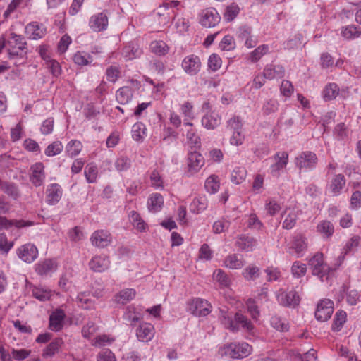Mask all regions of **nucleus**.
<instances>
[{
    "label": "nucleus",
    "mask_w": 361,
    "mask_h": 361,
    "mask_svg": "<svg viewBox=\"0 0 361 361\" xmlns=\"http://www.w3.org/2000/svg\"><path fill=\"white\" fill-rule=\"evenodd\" d=\"M309 265L312 275L317 276L322 282L328 281L330 274L335 270L324 262V255L322 252H317L311 257Z\"/></svg>",
    "instance_id": "obj_1"
},
{
    "label": "nucleus",
    "mask_w": 361,
    "mask_h": 361,
    "mask_svg": "<svg viewBox=\"0 0 361 361\" xmlns=\"http://www.w3.org/2000/svg\"><path fill=\"white\" fill-rule=\"evenodd\" d=\"M252 348L247 343H231L221 347L219 354L221 357L242 359L251 354Z\"/></svg>",
    "instance_id": "obj_2"
},
{
    "label": "nucleus",
    "mask_w": 361,
    "mask_h": 361,
    "mask_svg": "<svg viewBox=\"0 0 361 361\" xmlns=\"http://www.w3.org/2000/svg\"><path fill=\"white\" fill-rule=\"evenodd\" d=\"M317 154L311 151L302 152L295 159L296 167L300 171H305L314 169L317 166Z\"/></svg>",
    "instance_id": "obj_3"
},
{
    "label": "nucleus",
    "mask_w": 361,
    "mask_h": 361,
    "mask_svg": "<svg viewBox=\"0 0 361 361\" xmlns=\"http://www.w3.org/2000/svg\"><path fill=\"white\" fill-rule=\"evenodd\" d=\"M200 24L204 27H214L221 20V16L214 8H207L200 11L198 16Z\"/></svg>",
    "instance_id": "obj_4"
},
{
    "label": "nucleus",
    "mask_w": 361,
    "mask_h": 361,
    "mask_svg": "<svg viewBox=\"0 0 361 361\" xmlns=\"http://www.w3.org/2000/svg\"><path fill=\"white\" fill-rule=\"evenodd\" d=\"M276 297L278 302L286 307L295 308L300 302L298 293L293 290L289 292L279 290L276 292Z\"/></svg>",
    "instance_id": "obj_5"
},
{
    "label": "nucleus",
    "mask_w": 361,
    "mask_h": 361,
    "mask_svg": "<svg viewBox=\"0 0 361 361\" xmlns=\"http://www.w3.org/2000/svg\"><path fill=\"white\" fill-rule=\"evenodd\" d=\"M333 312L334 302L329 299H323L318 302L314 315L317 320L324 322L330 319Z\"/></svg>",
    "instance_id": "obj_6"
},
{
    "label": "nucleus",
    "mask_w": 361,
    "mask_h": 361,
    "mask_svg": "<svg viewBox=\"0 0 361 361\" xmlns=\"http://www.w3.org/2000/svg\"><path fill=\"white\" fill-rule=\"evenodd\" d=\"M201 61L195 54H190L184 57L181 62V67L184 72L190 75H196L201 70Z\"/></svg>",
    "instance_id": "obj_7"
},
{
    "label": "nucleus",
    "mask_w": 361,
    "mask_h": 361,
    "mask_svg": "<svg viewBox=\"0 0 361 361\" xmlns=\"http://www.w3.org/2000/svg\"><path fill=\"white\" fill-rule=\"evenodd\" d=\"M11 36L8 40V51L10 59H20L23 54V41L22 37L19 35L14 33L11 34Z\"/></svg>",
    "instance_id": "obj_8"
},
{
    "label": "nucleus",
    "mask_w": 361,
    "mask_h": 361,
    "mask_svg": "<svg viewBox=\"0 0 361 361\" xmlns=\"http://www.w3.org/2000/svg\"><path fill=\"white\" fill-rule=\"evenodd\" d=\"M90 241L92 245L99 248H104L111 243L112 236L107 230H97L92 234Z\"/></svg>",
    "instance_id": "obj_9"
},
{
    "label": "nucleus",
    "mask_w": 361,
    "mask_h": 361,
    "mask_svg": "<svg viewBox=\"0 0 361 361\" xmlns=\"http://www.w3.org/2000/svg\"><path fill=\"white\" fill-rule=\"evenodd\" d=\"M190 310L195 316H207L211 312L212 305L206 300L195 298L190 305Z\"/></svg>",
    "instance_id": "obj_10"
},
{
    "label": "nucleus",
    "mask_w": 361,
    "mask_h": 361,
    "mask_svg": "<svg viewBox=\"0 0 361 361\" xmlns=\"http://www.w3.org/2000/svg\"><path fill=\"white\" fill-rule=\"evenodd\" d=\"M63 190L58 183H51L47 187L45 191L46 202L49 205L56 204L61 199Z\"/></svg>",
    "instance_id": "obj_11"
},
{
    "label": "nucleus",
    "mask_w": 361,
    "mask_h": 361,
    "mask_svg": "<svg viewBox=\"0 0 361 361\" xmlns=\"http://www.w3.org/2000/svg\"><path fill=\"white\" fill-rule=\"evenodd\" d=\"M307 247V238L302 234H297L293 237L291 245L288 248V252L290 255H296L297 257H300L302 256Z\"/></svg>",
    "instance_id": "obj_12"
},
{
    "label": "nucleus",
    "mask_w": 361,
    "mask_h": 361,
    "mask_svg": "<svg viewBox=\"0 0 361 361\" xmlns=\"http://www.w3.org/2000/svg\"><path fill=\"white\" fill-rule=\"evenodd\" d=\"M44 166L42 162H37L30 168V180L35 186H41L44 180Z\"/></svg>",
    "instance_id": "obj_13"
},
{
    "label": "nucleus",
    "mask_w": 361,
    "mask_h": 361,
    "mask_svg": "<svg viewBox=\"0 0 361 361\" xmlns=\"http://www.w3.org/2000/svg\"><path fill=\"white\" fill-rule=\"evenodd\" d=\"M89 26L94 32H101L108 27V17L104 13H99L92 16L89 20Z\"/></svg>",
    "instance_id": "obj_14"
},
{
    "label": "nucleus",
    "mask_w": 361,
    "mask_h": 361,
    "mask_svg": "<svg viewBox=\"0 0 361 361\" xmlns=\"http://www.w3.org/2000/svg\"><path fill=\"white\" fill-rule=\"evenodd\" d=\"M274 164L271 166V173L278 177L280 171L286 167L288 161V154L286 152H278L274 157Z\"/></svg>",
    "instance_id": "obj_15"
},
{
    "label": "nucleus",
    "mask_w": 361,
    "mask_h": 361,
    "mask_svg": "<svg viewBox=\"0 0 361 361\" xmlns=\"http://www.w3.org/2000/svg\"><path fill=\"white\" fill-rule=\"evenodd\" d=\"M110 259L104 255L94 256L89 262L90 269L95 272H104L109 269Z\"/></svg>",
    "instance_id": "obj_16"
},
{
    "label": "nucleus",
    "mask_w": 361,
    "mask_h": 361,
    "mask_svg": "<svg viewBox=\"0 0 361 361\" xmlns=\"http://www.w3.org/2000/svg\"><path fill=\"white\" fill-rule=\"evenodd\" d=\"M346 180L343 174H336L328 185L329 192L334 197L339 196L345 186Z\"/></svg>",
    "instance_id": "obj_17"
},
{
    "label": "nucleus",
    "mask_w": 361,
    "mask_h": 361,
    "mask_svg": "<svg viewBox=\"0 0 361 361\" xmlns=\"http://www.w3.org/2000/svg\"><path fill=\"white\" fill-rule=\"evenodd\" d=\"M179 4L180 1H171L169 2H164L162 5H160L157 8V13L159 16L162 17L161 23L166 24L173 18L171 16V13H174L172 8L177 7Z\"/></svg>",
    "instance_id": "obj_18"
},
{
    "label": "nucleus",
    "mask_w": 361,
    "mask_h": 361,
    "mask_svg": "<svg viewBox=\"0 0 361 361\" xmlns=\"http://www.w3.org/2000/svg\"><path fill=\"white\" fill-rule=\"evenodd\" d=\"M154 335V328L150 323H142L136 330V336L140 341L148 342Z\"/></svg>",
    "instance_id": "obj_19"
},
{
    "label": "nucleus",
    "mask_w": 361,
    "mask_h": 361,
    "mask_svg": "<svg viewBox=\"0 0 361 361\" xmlns=\"http://www.w3.org/2000/svg\"><path fill=\"white\" fill-rule=\"evenodd\" d=\"M58 269V264L54 259H45L36 264L35 271L41 276H46L55 272Z\"/></svg>",
    "instance_id": "obj_20"
},
{
    "label": "nucleus",
    "mask_w": 361,
    "mask_h": 361,
    "mask_svg": "<svg viewBox=\"0 0 361 361\" xmlns=\"http://www.w3.org/2000/svg\"><path fill=\"white\" fill-rule=\"evenodd\" d=\"M25 32L29 39H39L44 36L46 29L43 25L33 22L25 27Z\"/></svg>",
    "instance_id": "obj_21"
},
{
    "label": "nucleus",
    "mask_w": 361,
    "mask_h": 361,
    "mask_svg": "<svg viewBox=\"0 0 361 361\" xmlns=\"http://www.w3.org/2000/svg\"><path fill=\"white\" fill-rule=\"evenodd\" d=\"M204 165V158L197 151L188 154V169L192 173L198 172Z\"/></svg>",
    "instance_id": "obj_22"
},
{
    "label": "nucleus",
    "mask_w": 361,
    "mask_h": 361,
    "mask_svg": "<svg viewBox=\"0 0 361 361\" xmlns=\"http://www.w3.org/2000/svg\"><path fill=\"white\" fill-rule=\"evenodd\" d=\"M235 245L243 251L251 252L257 245V240L251 236L240 235L237 237Z\"/></svg>",
    "instance_id": "obj_23"
},
{
    "label": "nucleus",
    "mask_w": 361,
    "mask_h": 361,
    "mask_svg": "<svg viewBox=\"0 0 361 361\" xmlns=\"http://www.w3.org/2000/svg\"><path fill=\"white\" fill-rule=\"evenodd\" d=\"M221 123V116L214 111L206 114L202 118V126L208 130H214L220 126Z\"/></svg>",
    "instance_id": "obj_24"
},
{
    "label": "nucleus",
    "mask_w": 361,
    "mask_h": 361,
    "mask_svg": "<svg viewBox=\"0 0 361 361\" xmlns=\"http://www.w3.org/2000/svg\"><path fill=\"white\" fill-rule=\"evenodd\" d=\"M264 74L268 80L281 78L285 75V69L281 65L271 63L265 66Z\"/></svg>",
    "instance_id": "obj_25"
},
{
    "label": "nucleus",
    "mask_w": 361,
    "mask_h": 361,
    "mask_svg": "<svg viewBox=\"0 0 361 361\" xmlns=\"http://www.w3.org/2000/svg\"><path fill=\"white\" fill-rule=\"evenodd\" d=\"M142 54V49L137 43L133 42L126 44L122 50V55L126 60L139 58Z\"/></svg>",
    "instance_id": "obj_26"
},
{
    "label": "nucleus",
    "mask_w": 361,
    "mask_h": 361,
    "mask_svg": "<svg viewBox=\"0 0 361 361\" xmlns=\"http://www.w3.org/2000/svg\"><path fill=\"white\" fill-rule=\"evenodd\" d=\"M219 319L225 328L232 331H238V326L235 324L232 312H229L227 308L219 309Z\"/></svg>",
    "instance_id": "obj_27"
},
{
    "label": "nucleus",
    "mask_w": 361,
    "mask_h": 361,
    "mask_svg": "<svg viewBox=\"0 0 361 361\" xmlns=\"http://www.w3.org/2000/svg\"><path fill=\"white\" fill-rule=\"evenodd\" d=\"M65 313L62 310H56L51 313L49 317V328L54 331H59L63 326Z\"/></svg>",
    "instance_id": "obj_28"
},
{
    "label": "nucleus",
    "mask_w": 361,
    "mask_h": 361,
    "mask_svg": "<svg viewBox=\"0 0 361 361\" xmlns=\"http://www.w3.org/2000/svg\"><path fill=\"white\" fill-rule=\"evenodd\" d=\"M184 126L188 128L185 135L188 142L195 148H200L201 146V140L193 124L190 122H185L184 123Z\"/></svg>",
    "instance_id": "obj_29"
},
{
    "label": "nucleus",
    "mask_w": 361,
    "mask_h": 361,
    "mask_svg": "<svg viewBox=\"0 0 361 361\" xmlns=\"http://www.w3.org/2000/svg\"><path fill=\"white\" fill-rule=\"evenodd\" d=\"M26 289L28 292H31L32 295L40 301L48 300L51 296V290L43 287H36L31 284H26Z\"/></svg>",
    "instance_id": "obj_30"
},
{
    "label": "nucleus",
    "mask_w": 361,
    "mask_h": 361,
    "mask_svg": "<svg viewBox=\"0 0 361 361\" xmlns=\"http://www.w3.org/2000/svg\"><path fill=\"white\" fill-rule=\"evenodd\" d=\"M245 264L243 256L237 254L228 255L224 261V265L231 269H240L244 267Z\"/></svg>",
    "instance_id": "obj_31"
},
{
    "label": "nucleus",
    "mask_w": 361,
    "mask_h": 361,
    "mask_svg": "<svg viewBox=\"0 0 361 361\" xmlns=\"http://www.w3.org/2000/svg\"><path fill=\"white\" fill-rule=\"evenodd\" d=\"M136 291L133 288H126L115 295L114 300L116 304L125 305L135 298Z\"/></svg>",
    "instance_id": "obj_32"
},
{
    "label": "nucleus",
    "mask_w": 361,
    "mask_h": 361,
    "mask_svg": "<svg viewBox=\"0 0 361 361\" xmlns=\"http://www.w3.org/2000/svg\"><path fill=\"white\" fill-rule=\"evenodd\" d=\"M133 91L129 86H123L119 88L116 93L117 102L121 104H128L133 98Z\"/></svg>",
    "instance_id": "obj_33"
},
{
    "label": "nucleus",
    "mask_w": 361,
    "mask_h": 361,
    "mask_svg": "<svg viewBox=\"0 0 361 361\" xmlns=\"http://www.w3.org/2000/svg\"><path fill=\"white\" fill-rule=\"evenodd\" d=\"M164 205L163 196L159 193L152 194L147 200L148 209L152 212H157L161 210Z\"/></svg>",
    "instance_id": "obj_34"
},
{
    "label": "nucleus",
    "mask_w": 361,
    "mask_h": 361,
    "mask_svg": "<svg viewBox=\"0 0 361 361\" xmlns=\"http://www.w3.org/2000/svg\"><path fill=\"white\" fill-rule=\"evenodd\" d=\"M207 207V200L205 196H197L193 198L189 206V209L192 213L200 214Z\"/></svg>",
    "instance_id": "obj_35"
},
{
    "label": "nucleus",
    "mask_w": 361,
    "mask_h": 361,
    "mask_svg": "<svg viewBox=\"0 0 361 361\" xmlns=\"http://www.w3.org/2000/svg\"><path fill=\"white\" fill-rule=\"evenodd\" d=\"M317 231L322 235L323 238L328 239L333 235L334 227L329 221L323 220L317 224Z\"/></svg>",
    "instance_id": "obj_36"
},
{
    "label": "nucleus",
    "mask_w": 361,
    "mask_h": 361,
    "mask_svg": "<svg viewBox=\"0 0 361 361\" xmlns=\"http://www.w3.org/2000/svg\"><path fill=\"white\" fill-rule=\"evenodd\" d=\"M299 215V210L290 209L289 212L285 216L284 220L282 223V228L286 230L292 229L297 221Z\"/></svg>",
    "instance_id": "obj_37"
},
{
    "label": "nucleus",
    "mask_w": 361,
    "mask_h": 361,
    "mask_svg": "<svg viewBox=\"0 0 361 361\" xmlns=\"http://www.w3.org/2000/svg\"><path fill=\"white\" fill-rule=\"evenodd\" d=\"M247 176V170L243 166H235L231 176V180L233 183L239 185L245 181Z\"/></svg>",
    "instance_id": "obj_38"
},
{
    "label": "nucleus",
    "mask_w": 361,
    "mask_h": 361,
    "mask_svg": "<svg viewBox=\"0 0 361 361\" xmlns=\"http://www.w3.org/2000/svg\"><path fill=\"white\" fill-rule=\"evenodd\" d=\"M129 219L134 228L140 231H145L147 225L135 211H131L129 214Z\"/></svg>",
    "instance_id": "obj_39"
},
{
    "label": "nucleus",
    "mask_w": 361,
    "mask_h": 361,
    "mask_svg": "<svg viewBox=\"0 0 361 361\" xmlns=\"http://www.w3.org/2000/svg\"><path fill=\"white\" fill-rule=\"evenodd\" d=\"M82 149V145L80 141L71 140L66 146V153L70 157H74L78 155Z\"/></svg>",
    "instance_id": "obj_40"
},
{
    "label": "nucleus",
    "mask_w": 361,
    "mask_h": 361,
    "mask_svg": "<svg viewBox=\"0 0 361 361\" xmlns=\"http://www.w3.org/2000/svg\"><path fill=\"white\" fill-rule=\"evenodd\" d=\"M38 256V250L37 247L31 243L24 245V262L31 263L35 261Z\"/></svg>",
    "instance_id": "obj_41"
},
{
    "label": "nucleus",
    "mask_w": 361,
    "mask_h": 361,
    "mask_svg": "<svg viewBox=\"0 0 361 361\" xmlns=\"http://www.w3.org/2000/svg\"><path fill=\"white\" fill-rule=\"evenodd\" d=\"M204 188L210 194L216 193L220 188L219 177L216 175L209 176L205 180Z\"/></svg>",
    "instance_id": "obj_42"
},
{
    "label": "nucleus",
    "mask_w": 361,
    "mask_h": 361,
    "mask_svg": "<svg viewBox=\"0 0 361 361\" xmlns=\"http://www.w3.org/2000/svg\"><path fill=\"white\" fill-rule=\"evenodd\" d=\"M291 357L297 361H316L317 351L314 349L309 350L306 353L302 355L300 353L291 351Z\"/></svg>",
    "instance_id": "obj_43"
},
{
    "label": "nucleus",
    "mask_w": 361,
    "mask_h": 361,
    "mask_svg": "<svg viewBox=\"0 0 361 361\" xmlns=\"http://www.w3.org/2000/svg\"><path fill=\"white\" fill-rule=\"evenodd\" d=\"M151 51L159 56L166 55L169 50L168 45L161 40L153 41L150 44Z\"/></svg>",
    "instance_id": "obj_44"
},
{
    "label": "nucleus",
    "mask_w": 361,
    "mask_h": 361,
    "mask_svg": "<svg viewBox=\"0 0 361 361\" xmlns=\"http://www.w3.org/2000/svg\"><path fill=\"white\" fill-rule=\"evenodd\" d=\"M233 321L238 329L240 325L243 329L247 331H251L253 329V325L251 322L241 313L237 312L234 316Z\"/></svg>",
    "instance_id": "obj_45"
},
{
    "label": "nucleus",
    "mask_w": 361,
    "mask_h": 361,
    "mask_svg": "<svg viewBox=\"0 0 361 361\" xmlns=\"http://www.w3.org/2000/svg\"><path fill=\"white\" fill-rule=\"evenodd\" d=\"M74 63L78 66H87L92 62V57L85 51H77L73 56Z\"/></svg>",
    "instance_id": "obj_46"
},
{
    "label": "nucleus",
    "mask_w": 361,
    "mask_h": 361,
    "mask_svg": "<svg viewBox=\"0 0 361 361\" xmlns=\"http://www.w3.org/2000/svg\"><path fill=\"white\" fill-rule=\"evenodd\" d=\"M349 130L344 123H338L334 128L333 136L337 140H344L348 136Z\"/></svg>",
    "instance_id": "obj_47"
},
{
    "label": "nucleus",
    "mask_w": 361,
    "mask_h": 361,
    "mask_svg": "<svg viewBox=\"0 0 361 361\" xmlns=\"http://www.w3.org/2000/svg\"><path fill=\"white\" fill-rule=\"evenodd\" d=\"M339 92V87L336 83H329L323 90V97L325 100H332Z\"/></svg>",
    "instance_id": "obj_48"
},
{
    "label": "nucleus",
    "mask_w": 361,
    "mask_h": 361,
    "mask_svg": "<svg viewBox=\"0 0 361 361\" xmlns=\"http://www.w3.org/2000/svg\"><path fill=\"white\" fill-rule=\"evenodd\" d=\"M239 12L240 8L238 5L235 3H232L226 8L224 18L226 22H231L237 17Z\"/></svg>",
    "instance_id": "obj_49"
},
{
    "label": "nucleus",
    "mask_w": 361,
    "mask_h": 361,
    "mask_svg": "<svg viewBox=\"0 0 361 361\" xmlns=\"http://www.w3.org/2000/svg\"><path fill=\"white\" fill-rule=\"evenodd\" d=\"M77 302L79 306L84 309H90L93 305L94 302L90 298V295L87 292L80 293L76 298Z\"/></svg>",
    "instance_id": "obj_50"
},
{
    "label": "nucleus",
    "mask_w": 361,
    "mask_h": 361,
    "mask_svg": "<svg viewBox=\"0 0 361 361\" xmlns=\"http://www.w3.org/2000/svg\"><path fill=\"white\" fill-rule=\"evenodd\" d=\"M63 149V145L60 141H54L49 144L44 150V154L47 157H54L59 154Z\"/></svg>",
    "instance_id": "obj_51"
},
{
    "label": "nucleus",
    "mask_w": 361,
    "mask_h": 361,
    "mask_svg": "<svg viewBox=\"0 0 361 361\" xmlns=\"http://www.w3.org/2000/svg\"><path fill=\"white\" fill-rule=\"evenodd\" d=\"M85 176L89 183H95L98 176V169L93 164H88L85 169Z\"/></svg>",
    "instance_id": "obj_52"
},
{
    "label": "nucleus",
    "mask_w": 361,
    "mask_h": 361,
    "mask_svg": "<svg viewBox=\"0 0 361 361\" xmlns=\"http://www.w3.org/2000/svg\"><path fill=\"white\" fill-rule=\"evenodd\" d=\"M146 127L141 123H135L132 127V137L135 141H140L145 135Z\"/></svg>",
    "instance_id": "obj_53"
},
{
    "label": "nucleus",
    "mask_w": 361,
    "mask_h": 361,
    "mask_svg": "<svg viewBox=\"0 0 361 361\" xmlns=\"http://www.w3.org/2000/svg\"><path fill=\"white\" fill-rule=\"evenodd\" d=\"M341 35L345 39H351L359 37L361 35V31L355 25H348L343 28Z\"/></svg>",
    "instance_id": "obj_54"
},
{
    "label": "nucleus",
    "mask_w": 361,
    "mask_h": 361,
    "mask_svg": "<svg viewBox=\"0 0 361 361\" xmlns=\"http://www.w3.org/2000/svg\"><path fill=\"white\" fill-rule=\"evenodd\" d=\"M269 50L268 45L262 44L259 46L257 49L252 51L249 55V59L251 62L255 63L258 61Z\"/></svg>",
    "instance_id": "obj_55"
},
{
    "label": "nucleus",
    "mask_w": 361,
    "mask_h": 361,
    "mask_svg": "<svg viewBox=\"0 0 361 361\" xmlns=\"http://www.w3.org/2000/svg\"><path fill=\"white\" fill-rule=\"evenodd\" d=\"M264 208L267 214L271 216L277 214L281 209L280 204L272 198H269L266 200Z\"/></svg>",
    "instance_id": "obj_56"
},
{
    "label": "nucleus",
    "mask_w": 361,
    "mask_h": 361,
    "mask_svg": "<svg viewBox=\"0 0 361 361\" xmlns=\"http://www.w3.org/2000/svg\"><path fill=\"white\" fill-rule=\"evenodd\" d=\"M63 344V341L61 338H57L51 342L43 353L44 357H51L53 356L59 349Z\"/></svg>",
    "instance_id": "obj_57"
},
{
    "label": "nucleus",
    "mask_w": 361,
    "mask_h": 361,
    "mask_svg": "<svg viewBox=\"0 0 361 361\" xmlns=\"http://www.w3.org/2000/svg\"><path fill=\"white\" fill-rule=\"evenodd\" d=\"M271 325L279 331H286L288 329V324L281 317L274 315L271 317Z\"/></svg>",
    "instance_id": "obj_58"
},
{
    "label": "nucleus",
    "mask_w": 361,
    "mask_h": 361,
    "mask_svg": "<svg viewBox=\"0 0 361 361\" xmlns=\"http://www.w3.org/2000/svg\"><path fill=\"white\" fill-rule=\"evenodd\" d=\"M307 272L306 264L299 261L293 262L291 267L292 274L297 278L302 277Z\"/></svg>",
    "instance_id": "obj_59"
},
{
    "label": "nucleus",
    "mask_w": 361,
    "mask_h": 361,
    "mask_svg": "<svg viewBox=\"0 0 361 361\" xmlns=\"http://www.w3.org/2000/svg\"><path fill=\"white\" fill-rule=\"evenodd\" d=\"M346 313L344 311H338L334 317L332 329L338 331L346 321Z\"/></svg>",
    "instance_id": "obj_60"
},
{
    "label": "nucleus",
    "mask_w": 361,
    "mask_h": 361,
    "mask_svg": "<svg viewBox=\"0 0 361 361\" xmlns=\"http://www.w3.org/2000/svg\"><path fill=\"white\" fill-rule=\"evenodd\" d=\"M120 68L116 66H110L106 70V79L110 82H116L120 77Z\"/></svg>",
    "instance_id": "obj_61"
},
{
    "label": "nucleus",
    "mask_w": 361,
    "mask_h": 361,
    "mask_svg": "<svg viewBox=\"0 0 361 361\" xmlns=\"http://www.w3.org/2000/svg\"><path fill=\"white\" fill-rule=\"evenodd\" d=\"M114 338L108 335L102 334L97 336L92 342V345L96 347H102L111 344Z\"/></svg>",
    "instance_id": "obj_62"
},
{
    "label": "nucleus",
    "mask_w": 361,
    "mask_h": 361,
    "mask_svg": "<svg viewBox=\"0 0 361 361\" xmlns=\"http://www.w3.org/2000/svg\"><path fill=\"white\" fill-rule=\"evenodd\" d=\"M214 278L222 287H227L230 284V279L228 276L221 269H217L214 272Z\"/></svg>",
    "instance_id": "obj_63"
},
{
    "label": "nucleus",
    "mask_w": 361,
    "mask_h": 361,
    "mask_svg": "<svg viewBox=\"0 0 361 361\" xmlns=\"http://www.w3.org/2000/svg\"><path fill=\"white\" fill-rule=\"evenodd\" d=\"M47 68L50 71L54 77H58L61 73V67L59 63L55 59H50L46 63Z\"/></svg>",
    "instance_id": "obj_64"
}]
</instances>
